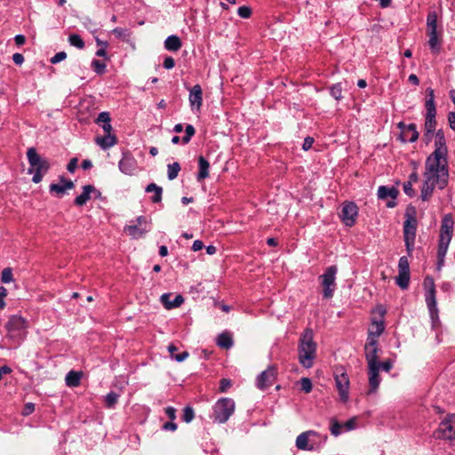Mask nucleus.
I'll use <instances>...</instances> for the list:
<instances>
[{
	"label": "nucleus",
	"instance_id": "1",
	"mask_svg": "<svg viewBox=\"0 0 455 455\" xmlns=\"http://www.w3.org/2000/svg\"><path fill=\"white\" fill-rule=\"evenodd\" d=\"M448 149L444 133L438 130L435 136V150L426 159L420 197L428 201L435 188L443 189L449 182Z\"/></svg>",
	"mask_w": 455,
	"mask_h": 455
},
{
	"label": "nucleus",
	"instance_id": "2",
	"mask_svg": "<svg viewBox=\"0 0 455 455\" xmlns=\"http://www.w3.org/2000/svg\"><path fill=\"white\" fill-rule=\"evenodd\" d=\"M317 345L314 341V332L312 329H306L301 334L298 346V359L299 363L306 369H310L314 365L316 357Z\"/></svg>",
	"mask_w": 455,
	"mask_h": 455
},
{
	"label": "nucleus",
	"instance_id": "3",
	"mask_svg": "<svg viewBox=\"0 0 455 455\" xmlns=\"http://www.w3.org/2000/svg\"><path fill=\"white\" fill-rule=\"evenodd\" d=\"M454 221L451 214H446L441 223L439 243L437 250L438 267L440 268L444 262V259L451 241Z\"/></svg>",
	"mask_w": 455,
	"mask_h": 455
},
{
	"label": "nucleus",
	"instance_id": "4",
	"mask_svg": "<svg viewBox=\"0 0 455 455\" xmlns=\"http://www.w3.org/2000/svg\"><path fill=\"white\" fill-rule=\"evenodd\" d=\"M27 157L29 164L28 172L33 174L32 181L39 183L44 175L50 169V163L47 159L41 157L35 148H29L27 151Z\"/></svg>",
	"mask_w": 455,
	"mask_h": 455
},
{
	"label": "nucleus",
	"instance_id": "5",
	"mask_svg": "<svg viewBox=\"0 0 455 455\" xmlns=\"http://www.w3.org/2000/svg\"><path fill=\"white\" fill-rule=\"evenodd\" d=\"M424 286L426 290L425 299L429 312L432 328L436 330L441 325V321L438 315L439 311L435 299V287L434 279L430 276H427L424 280Z\"/></svg>",
	"mask_w": 455,
	"mask_h": 455
},
{
	"label": "nucleus",
	"instance_id": "6",
	"mask_svg": "<svg viewBox=\"0 0 455 455\" xmlns=\"http://www.w3.org/2000/svg\"><path fill=\"white\" fill-rule=\"evenodd\" d=\"M28 327L27 319L20 315H11L5 324L8 337L16 342H20L26 337Z\"/></svg>",
	"mask_w": 455,
	"mask_h": 455
},
{
	"label": "nucleus",
	"instance_id": "7",
	"mask_svg": "<svg viewBox=\"0 0 455 455\" xmlns=\"http://www.w3.org/2000/svg\"><path fill=\"white\" fill-rule=\"evenodd\" d=\"M235 402L231 398H220L212 407L211 418L214 422L222 424L228 420L235 411Z\"/></svg>",
	"mask_w": 455,
	"mask_h": 455
},
{
	"label": "nucleus",
	"instance_id": "8",
	"mask_svg": "<svg viewBox=\"0 0 455 455\" xmlns=\"http://www.w3.org/2000/svg\"><path fill=\"white\" fill-rule=\"evenodd\" d=\"M427 99L425 103L426 108V120H425V135L427 137H430L433 135L436 121H435V116H436V108L435 104V93L434 90L432 88H427L426 90Z\"/></svg>",
	"mask_w": 455,
	"mask_h": 455
},
{
	"label": "nucleus",
	"instance_id": "9",
	"mask_svg": "<svg viewBox=\"0 0 455 455\" xmlns=\"http://www.w3.org/2000/svg\"><path fill=\"white\" fill-rule=\"evenodd\" d=\"M405 221L403 222V238L408 254H411L414 249L416 231H417V219L415 212L411 213L406 212Z\"/></svg>",
	"mask_w": 455,
	"mask_h": 455
},
{
	"label": "nucleus",
	"instance_id": "10",
	"mask_svg": "<svg viewBox=\"0 0 455 455\" xmlns=\"http://www.w3.org/2000/svg\"><path fill=\"white\" fill-rule=\"evenodd\" d=\"M338 267L335 265L328 267L324 273L319 276L321 285L323 288V296L325 299H331L336 288V275Z\"/></svg>",
	"mask_w": 455,
	"mask_h": 455
},
{
	"label": "nucleus",
	"instance_id": "11",
	"mask_svg": "<svg viewBox=\"0 0 455 455\" xmlns=\"http://www.w3.org/2000/svg\"><path fill=\"white\" fill-rule=\"evenodd\" d=\"M333 377L340 400L343 403L347 402L349 389V379L347 373L343 367H337L334 370Z\"/></svg>",
	"mask_w": 455,
	"mask_h": 455
},
{
	"label": "nucleus",
	"instance_id": "12",
	"mask_svg": "<svg viewBox=\"0 0 455 455\" xmlns=\"http://www.w3.org/2000/svg\"><path fill=\"white\" fill-rule=\"evenodd\" d=\"M135 224L124 227V232L133 239L143 237L151 229V223L144 216L136 219Z\"/></svg>",
	"mask_w": 455,
	"mask_h": 455
},
{
	"label": "nucleus",
	"instance_id": "13",
	"mask_svg": "<svg viewBox=\"0 0 455 455\" xmlns=\"http://www.w3.org/2000/svg\"><path fill=\"white\" fill-rule=\"evenodd\" d=\"M436 437L451 442L455 440V413L447 416L439 424Z\"/></svg>",
	"mask_w": 455,
	"mask_h": 455
},
{
	"label": "nucleus",
	"instance_id": "14",
	"mask_svg": "<svg viewBox=\"0 0 455 455\" xmlns=\"http://www.w3.org/2000/svg\"><path fill=\"white\" fill-rule=\"evenodd\" d=\"M276 368L273 365L267 367L258 375L256 379V387L260 390H265L271 387L276 379Z\"/></svg>",
	"mask_w": 455,
	"mask_h": 455
},
{
	"label": "nucleus",
	"instance_id": "15",
	"mask_svg": "<svg viewBox=\"0 0 455 455\" xmlns=\"http://www.w3.org/2000/svg\"><path fill=\"white\" fill-rule=\"evenodd\" d=\"M357 215L358 207L355 203L349 202L343 204L340 218L347 227H352L355 225Z\"/></svg>",
	"mask_w": 455,
	"mask_h": 455
},
{
	"label": "nucleus",
	"instance_id": "16",
	"mask_svg": "<svg viewBox=\"0 0 455 455\" xmlns=\"http://www.w3.org/2000/svg\"><path fill=\"white\" fill-rule=\"evenodd\" d=\"M364 350L368 367L380 366V363L378 361V340L367 339Z\"/></svg>",
	"mask_w": 455,
	"mask_h": 455
},
{
	"label": "nucleus",
	"instance_id": "17",
	"mask_svg": "<svg viewBox=\"0 0 455 455\" xmlns=\"http://www.w3.org/2000/svg\"><path fill=\"white\" fill-rule=\"evenodd\" d=\"M118 168L125 175H133L137 170V161L131 154L124 153L118 163Z\"/></svg>",
	"mask_w": 455,
	"mask_h": 455
},
{
	"label": "nucleus",
	"instance_id": "18",
	"mask_svg": "<svg viewBox=\"0 0 455 455\" xmlns=\"http://www.w3.org/2000/svg\"><path fill=\"white\" fill-rule=\"evenodd\" d=\"M398 196V191L394 187H387V186H380L378 188V197L381 200H385L388 197L391 198V201H388L387 203V206L389 208H393L395 206V199Z\"/></svg>",
	"mask_w": 455,
	"mask_h": 455
},
{
	"label": "nucleus",
	"instance_id": "19",
	"mask_svg": "<svg viewBox=\"0 0 455 455\" xmlns=\"http://www.w3.org/2000/svg\"><path fill=\"white\" fill-rule=\"evenodd\" d=\"M188 100L192 110L199 111L203 104V91L199 84H196L190 89Z\"/></svg>",
	"mask_w": 455,
	"mask_h": 455
},
{
	"label": "nucleus",
	"instance_id": "20",
	"mask_svg": "<svg viewBox=\"0 0 455 455\" xmlns=\"http://www.w3.org/2000/svg\"><path fill=\"white\" fill-rule=\"evenodd\" d=\"M379 370L380 366H373V367H368V376H369V394L375 393L377 389L379 388V383H380V377H379Z\"/></svg>",
	"mask_w": 455,
	"mask_h": 455
},
{
	"label": "nucleus",
	"instance_id": "21",
	"mask_svg": "<svg viewBox=\"0 0 455 455\" xmlns=\"http://www.w3.org/2000/svg\"><path fill=\"white\" fill-rule=\"evenodd\" d=\"M385 330L384 320L383 319H373L371 322V325L368 330V340H378V338L383 333Z\"/></svg>",
	"mask_w": 455,
	"mask_h": 455
},
{
	"label": "nucleus",
	"instance_id": "22",
	"mask_svg": "<svg viewBox=\"0 0 455 455\" xmlns=\"http://www.w3.org/2000/svg\"><path fill=\"white\" fill-rule=\"evenodd\" d=\"M171 296V293H164L160 297V301L166 309L179 307L184 302V298L180 294L176 295L173 299H170Z\"/></svg>",
	"mask_w": 455,
	"mask_h": 455
},
{
	"label": "nucleus",
	"instance_id": "23",
	"mask_svg": "<svg viewBox=\"0 0 455 455\" xmlns=\"http://www.w3.org/2000/svg\"><path fill=\"white\" fill-rule=\"evenodd\" d=\"M402 140L405 142H414L419 138V132L416 128V124H410L404 127L402 132Z\"/></svg>",
	"mask_w": 455,
	"mask_h": 455
},
{
	"label": "nucleus",
	"instance_id": "24",
	"mask_svg": "<svg viewBox=\"0 0 455 455\" xmlns=\"http://www.w3.org/2000/svg\"><path fill=\"white\" fill-rule=\"evenodd\" d=\"M92 192H97V189L92 185H85L83 187V192L81 195L76 196L75 204L78 206L84 205L91 198Z\"/></svg>",
	"mask_w": 455,
	"mask_h": 455
},
{
	"label": "nucleus",
	"instance_id": "25",
	"mask_svg": "<svg viewBox=\"0 0 455 455\" xmlns=\"http://www.w3.org/2000/svg\"><path fill=\"white\" fill-rule=\"evenodd\" d=\"M315 435L314 431H307L298 435L296 439V446L299 450L310 451L313 445L308 444L310 435Z\"/></svg>",
	"mask_w": 455,
	"mask_h": 455
},
{
	"label": "nucleus",
	"instance_id": "26",
	"mask_svg": "<svg viewBox=\"0 0 455 455\" xmlns=\"http://www.w3.org/2000/svg\"><path fill=\"white\" fill-rule=\"evenodd\" d=\"M95 142L102 149H108L117 143L116 137L114 134H105L102 137H96Z\"/></svg>",
	"mask_w": 455,
	"mask_h": 455
},
{
	"label": "nucleus",
	"instance_id": "27",
	"mask_svg": "<svg viewBox=\"0 0 455 455\" xmlns=\"http://www.w3.org/2000/svg\"><path fill=\"white\" fill-rule=\"evenodd\" d=\"M73 188L74 183L71 180L61 178L60 183L52 184L50 186V191L55 192L57 194H64L66 190L71 189Z\"/></svg>",
	"mask_w": 455,
	"mask_h": 455
},
{
	"label": "nucleus",
	"instance_id": "28",
	"mask_svg": "<svg viewBox=\"0 0 455 455\" xmlns=\"http://www.w3.org/2000/svg\"><path fill=\"white\" fill-rule=\"evenodd\" d=\"M181 46V40L175 35L169 36L164 41V48L170 52H178Z\"/></svg>",
	"mask_w": 455,
	"mask_h": 455
},
{
	"label": "nucleus",
	"instance_id": "29",
	"mask_svg": "<svg viewBox=\"0 0 455 455\" xmlns=\"http://www.w3.org/2000/svg\"><path fill=\"white\" fill-rule=\"evenodd\" d=\"M198 167L199 172L197 173V180L201 181L209 176L210 168L209 162L203 156L198 157Z\"/></svg>",
	"mask_w": 455,
	"mask_h": 455
},
{
	"label": "nucleus",
	"instance_id": "30",
	"mask_svg": "<svg viewBox=\"0 0 455 455\" xmlns=\"http://www.w3.org/2000/svg\"><path fill=\"white\" fill-rule=\"evenodd\" d=\"M82 378V372L70 371L68 372L65 378L66 385L69 387H76L80 385Z\"/></svg>",
	"mask_w": 455,
	"mask_h": 455
},
{
	"label": "nucleus",
	"instance_id": "31",
	"mask_svg": "<svg viewBox=\"0 0 455 455\" xmlns=\"http://www.w3.org/2000/svg\"><path fill=\"white\" fill-rule=\"evenodd\" d=\"M145 190L147 193H154V196L151 197L153 203L157 204L162 201L163 188L160 186L156 183H150Z\"/></svg>",
	"mask_w": 455,
	"mask_h": 455
},
{
	"label": "nucleus",
	"instance_id": "32",
	"mask_svg": "<svg viewBox=\"0 0 455 455\" xmlns=\"http://www.w3.org/2000/svg\"><path fill=\"white\" fill-rule=\"evenodd\" d=\"M233 344L232 336L228 332H222L217 338V345L221 348L229 349Z\"/></svg>",
	"mask_w": 455,
	"mask_h": 455
},
{
	"label": "nucleus",
	"instance_id": "33",
	"mask_svg": "<svg viewBox=\"0 0 455 455\" xmlns=\"http://www.w3.org/2000/svg\"><path fill=\"white\" fill-rule=\"evenodd\" d=\"M167 349H168L171 358L174 359L175 361H177L179 363L185 361L189 355L188 352H187V351H184L180 354H175V352L178 350V348L173 344H170L168 346Z\"/></svg>",
	"mask_w": 455,
	"mask_h": 455
},
{
	"label": "nucleus",
	"instance_id": "34",
	"mask_svg": "<svg viewBox=\"0 0 455 455\" xmlns=\"http://www.w3.org/2000/svg\"><path fill=\"white\" fill-rule=\"evenodd\" d=\"M112 34L124 42L129 43L132 32L128 28H116L112 30Z\"/></svg>",
	"mask_w": 455,
	"mask_h": 455
},
{
	"label": "nucleus",
	"instance_id": "35",
	"mask_svg": "<svg viewBox=\"0 0 455 455\" xmlns=\"http://www.w3.org/2000/svg\"><path fill=\"white\" fill-rule=\"evenodd\" d=\"M410 283V272H399L395 277V283L403 290H406L409 287Z\"/></svg>",
	"mask_w": 455,
	"mask_h": 455
},
{
	"label": "nucleus",
	"instance_id": "36",
	"mask_svg": "<svg viewBox=\"0 0 455 455\" xmlns=\"http://www.w3.org/2000/svg\"><path fill=\"white\" fill-rule=\"evenodd\" d=\"M427 25L428 32H437V15L435 12L428 13Z\"/></svg>",
	"mask_w": 455,
	"mask_h": 455
},
{
	"label": "nucleus",
	"instance_id": "37",
	"mask_svg": "<svg viewBox=\"0 0 455 455\" xmlns=\"http://www.w3.org/2000/svg\"><path fill=\"white\" fill-rule=\"evenodd\" d=\"M68 43L70 45L76 47L77 49H84L85 44L83 38L77 34H71L68 36Z\"/></svg>",
	"mask_w": 455,
	"mask_h": 455
},
{
	"label": "nucleus",
	"instance_id": "38",
	"mask_svg": "<svg viewBox=\"0 0 455 455\" xmlns=\"http://www.w3.org/2000/svg\"><path fill=\"white\" fill-rule=\"evenodd\" d=\"M167 167H168V172H167L168 179L170 180L176 179L180 171V164L175 162L173 164H168Z\"/></svg>",
	"mask_w": 455,
	"mask_h": 455
},
{
	"label": "nucleus",
	"instance_id": "39",
	"mask_svg": "<svg viewBox=\"0 0 455 455\" xmlns=\"http://www.w3.org/2000/svg\"><path fill=\"white\" fill-rule=\"evenodd\" d=\"M428 44L432 51L439 52V39L437 32H428Z\"/></svg>",
	"mask_w": 455,
	"mask_h": 455
},
{
	"label": "nucleus",
	"instance_id": "40",
	"mask_svg": "<svg viewBox=\"0 0 455 455\" xmlns=\"http://www.w3.org/2000/svg\"><path fill=\"white\" fill-rule=\"evenodd\" d=\"M119 396L120 395L117 393H115V392L108 393L105 397L106 407H108L109 409L114 408L116 403L118 401Z\"/></svg>",
	"mask_w": 455,
	"mask_h": 455
},
{
	"label": "nucleus",
	"instance_id": "41",
	"mask_svg": "<svg viewBox=\"0 0 455 455\" xmlns=\"http://www.w3.org/2000/svg\"><path fill=\"white\" fill-rule=\"evenodd\" d=\"M343 429V424L339 423L335 419H331L330 430L332 435H339L342 433Z\"/></svg>",
	"mask_w": 455,
	"mask_h": 455
},
{
	"label": "nucleus",
	"instance_id": "42",
	"mask_svg": "<svg viewBox=\"0 0 455 455\" xmlns=\"http://www.w3.org/2000/svg\"><path fill=\"white\" fill-rule=\"evenodd\" d=\"M331 95L336 100H340L342 99V86L340 83L333 84L330 88Z\"/></svg>",
	"mask_w": 455,
	"mask_h": 455
},
{
	"label": "nucleus",
	"instance_id": "43",
	"mask_svg": "<svg viewBox=\"0 0 455 455\" xmlns=\"http://www.w3.org/2000/svg\"><path fill=\"white\" fill-rule=\"evenodd\" d=\"M1 281L4 283H9L13 281L12 269L11 267H5L3 269L1 274Z\"/></svg>",
	"mask_w": 455,
	"mask_h": 455
},
{
	"label": "nucleus",
	"instance_id": "44",
	"mask_svg": "<svg viewBox=\"0 0 455 455\" xmlns=\"http://www.w3.org/2000/svg\"><path fill=\"white\" fill-rule=\"evenodd\" d=\"M195 418V412L192 407L186 406L183 410L182 420L186 423L191 422Z\"/></svg>",
	"mask_w": 455,
	"mask_h": 455
},
{
	"label": "nucleus",
	"instance_id": "45",
	"mask_svg": "<svg viewBox=\"0 0 455 455\" xmlns=\"http://www.w3.org/2000/svg\"><path fill=\"white\" fill-rule=\"evenodd\" d=\"M185 132L186 134L182 138V142L184 144H188L191 140V138L195 135L196 130L192 124H187Z\"/></svg>",
	"mask_w": 455,
	"mask_h": 455
},
{
	"label": "nucleus",
	"instance_id": "46",
	"mask_svg": "<svg viewBox=\"0 0 455 455\" xmlns=\"http://www.w3.org/2000/svg\"><path fill=\"white\" fill-rule=\"evenodd\" d=\"M92 67L94 69V71L99 75H101L106 71V64L99 60H92Z\"/></svg>",
	"mask_w": 455,
	"mask_h": 455
},
{
	"label": "nucleus",
	"instance_id": "47",
	"mask_svg": "<svg viewBox=\"0 0 455 455\" xmlns=\"http://www.w3.org/2000/svg\"><path fill=\"white\" fill-rule=\"evenodd\" d=\"M300 387L301 389L306 393L308 394L312 391V381L308 378H302L300 379Z\"/></svg>",
	"mask_w": 455,
	"mask_h": 455
},
{
	"label": "nucleus",
	"instance_id": "48",
	"mask_svg": "<svg viewBox=\"0 0 455 455\" xmlns=\"http://www.w3.org/2000/svg\"><path fill=\"white\" fill-rule=\"evenodd\" d=\"M399 272H410V266L408 259L405 256L400 258L398 262Z\"/></svg>",
	"mask_w": 455,
	"mask_h": 455
},
{
	"label": "nucleus",
	"instance_id": "49",
	"mask_svg": "<svg viewBox=\"0 0 455 455\" xmlns=\"http://www.w3.org/2000/svg\"><path fill=\"white\" fill-rule=\"evenodd\" d=\"M237 14L243 19H248L251 15V9L246 5L240 6Z\"/></svg>",
	"mask_w": 455,
	"mask_h": 455
},
{
	"label": "nucleus",
	"instance_id": "50",
	"mask_svg": "<svg viewBox=\"0 0 455 455\" xmlns=\"http://www.w3.org/2000/svg\"><path fill=\"white\" fill-rule=\"evenodd\" d=\"M111 119H110V116L108 114V112H101L99 114L97 119H96V123L98 124H107V123H110Z\"/></svg>",
	"mask_w": 455,
	"mask_h": 455
},
{
	"label": "nucleus",
	"instance_id": "51",
	"mask_svg": "<svg viewBox=\"0 0 455 455\" xmlns=\"http://www.w3.org/2000/svg\"><path fill=\"white\" fill-rule=\"evenodd\" d=\"M67 58V53L65 52H59L54 56L51 58L52 64H57Z\"/></svg>",
	"mask_w": 455,
	"mask_h": 455
},
{
	"label": "nucleus",
	"instance_id": "52",
	"mask_svg": "<svg viewBox=\"0 0 455 455\" xmlns=\"http://www.w3.org/2000/svg\"><path fill=\"white\" fill-rule=\"evenodd\" d=\"M403 192L409 196H413L415 195V192L412 188V184H411V181H407V182H404L403 183Z\"/></svg>",
	"mask_w": 455,
	"mask_h": 455
},
{
	"label": "nucleus",
	"instance_id": "53",
	"mask_svg": "<svg viewBox=\"0 0 455 455\" xmlns=\"http://www.w3.org/2000/svg\"><path fill=\"white\" fill-rule=\"evenodd\" d=\"M343 426L346 431L355 429L356 427V418H352L348 419L345 424H343Z\"/></svg>",
	"mask_w": 455,
	"mask_h": 455
},
{
	"label": "nucleus",
	"instance_id": "54",
	"mask_svg": "<svg viewBox=\"0 0 455 455\" xmlns=\"http://www.w3.org/2000/svg\"><path fill=\"white\" fill-rule=\"evenodd\" d=\"M163 65H164V68L172 69L175 66V60L172 57L168 56L164 59Z\"/></svg>",
	"mask_w": 455,
	"mask_h": 455
},
{
	"label": "nucleus",
	"instance_id": "55",
	"mask_svg": "<svg viewBox=\"0 0 455 455\" xmlns=\"http://www.w3.org/2000/svg\"><path fill=\"white\" fill-rule=\"evenodd\" d=\"M7 296V290L1 286L0 287V309L5 307L4 298Z\"/></svg>",
	"mask_w": 455,
	"mask_h": 455
},
{
	"label": "nucleus",
	"instance_id": "56",
	"mask_svg": "<svg viewBox=\"0 0 455 455\" xmlns=\"http://www.w3.org/2000/svg\"><path fill=\"white\" fill-rule=\"evenodd\" d=\"M34 411H35V404L32 403H26V405L23 409L22 414L24 416H28V415L31 414Z\"/></svg>",
	"mask_w": 455,
	"mask_h": 455
},
{
	"label": "nucleus",
	"instance_id": "57",
	"mask_svg": "<svg viewBox=\"0 0 455 455\" xmlns=\"http://www.w3.org/2000/svg\"><path fill=\"white\" fill-rule=\"evenodd\" d=\"M165 414L167 415V417L172 421H173L176 419V410H175V408H173L172 406H169V407L165 408Z\"/></svg>",
	"mask_w": 455,
	"mask_h": 455
},
{
	"label": "nucleus",
	"instance_id": "58",
	"mask_svg": "<svg viewBox=\"0 0 455 455\" xmlns=\"http://www.w3.org/2000/svg\"><path fill=\"white\" fill-rule=\"evenodd\" d=\"M77 158H72L68 166H67V169L69 172H74L76 171V169L77 168Z\"/></svg>",
	"mask_w": 455,
	"mask_h": 455
},
{
	"label": "nucleus",
	"instance_id": "59",
	"mask_svg": "<svg viewBox=\"0 0 455 455\" xmlns=\"http://www.w3.org/2000/svg\"><path fill=\"white\" fill-rule=\"evenodd\" d=\"M393 367V362L391 360H387L383 363H380V369L388 372Z\"/></svg>",
	"mask_w": 455,
	"mask_h": 455
},
{
	"label": "nucleus",
	"instance_id": "60",
	"mask_svg": "<svg viewBox=\"0 0 455 455\" xmlns=\"http://www.w3.org/2000/svg\"><path fill=\"white\" fill-rule=\"evenodd\" d=\"M12 60L16 65H21L24 62V56L21 53H14Z\"/></svg>",
	"mask_w": 455,
	"mask_h": 455
},
{
	"label": "nucleus",
	"instance_id": "61",
	"mask_svg": "<svg viewBox=\"0 0 455 455\" xmlns=\"http://www.w3.org/2000/svg\"><path fill=\"white\" fill-rule=\"evenodd\" d=\"M313 143H314V139L311 138V137H307L304 140V142H303V145H302V148L304 150H308L312 147Z\"/></svg>",
	"mask_w": 455,
	"mask_h": 455
},
{
	"label": "nucleus",
	"instance_id": "62",
	"mask_svg": "<svg viewBox=\"0 0 455 455\" xmlns=\"http://www.w3.org/2000/svg\"><path fill=\"white\" fill-rule=\"evenodd\" d=\"M163 429L166 431H175L177 429V424L173 421L166 422L164 424Z\"/></svg>",
	"mask_w": 455,
	"mask_h": 455
},
{
	"label": "nucleus",
	"instance_id": "63",
	"mask_svg": "<svg viewBox=\"0 0 455 455\" xmlns=\"http://www.w3.org/2000/svg\"><path fill=\"white\" fill-rule=\"evenodd\" d=\"M450 127L455 132V112H450L448 115Z\"/></svg>",
	"mask_w": 455,
	"mask_h": 455
},
{
	"label": "nucleus",
	"instance_id": "64",
	"mask_svg": "<svg viewBox=\"0 0 455 455\" xmlns=\"http://www.w3.org/2000/svg\"><path fill=\"white\" fill-rule=\"evenodd\" d=\"M15 44L19 46L23 45L26 42V37L23 35H16L14 37Z\"/></svg>",
	"mask_w": 455,
	"mask_h": 455
}]
</instances>
